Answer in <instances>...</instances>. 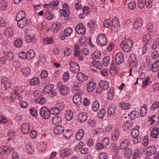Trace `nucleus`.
I'll use <instances>...</instances> for the list:
<instances>
[{"label": "nucleus", "mask_w": 159, "mask_h": 159, "mask_svg": "<svg viewBox=\"0 0 159 159\" xmlns=\"http://www.w3.org/2000/svg\"><path fill=\"white\" fill-rule=\"evenodd\" d=\"M57 89L64 96L67 95L69 91V88L66 85H63L61 82H59L57 85Z\"/></svg>", "instance_id": "obj_2"}, {"label": "nucleus", "mask_w": 159, "mask_h": 159, "mask_svg": "<svg viewBox=\"0 0 159 159\" xmlns=\"http://www.w3.org/2000/svg\"><path fill=\"white\" fill-rule=\"evenodd\" d=\"M5 57L7 60L11 61L12 60L14 57V55L11 52L9 51L6 53L5 55Z\"/></svg>", "instance_id": "obj_56"}, {"label": "nucleus", "mask_w": 159, "mask_h": 159, "mask_svg": "<svg viewBox=\"0 0 159 159\" xmlns=\"http://www.w3.org/2000/svg\"><path fill=\"white\" fill-rule=\"evenodd\" d=\"M147 154L150 155L154 154L156 151V148L154 146H149L147 148Z\"/></svg>", "instance_id": "obj_24"}, {"label": "nucleus", "mask_w": 159, "mask_h": 159, "mask_svg": "<svg viewBox=\"0 0 159 159\" xmlns=\"http://www.w3.org/2000/svg\"><path fill=\"white\" fill-rule=\"evenodd\" d=\"M40 82L39 78L36 77L32 78L30 80V84L32 86H35L39 84Z\"/></svg>", "instance_id": "obj_40"}, {"label": "nucleus", "mask_w": 159, "mask_h": 159, "mask_svg": "<svg viewBox=\"0 0 159 159\" xmlns=\"http://www.w3.org/2000/svg\"><path fill=\"white\" fill-rule=\"evenodd\" d=\"M119 106L121 107L122 109L128 110L130 108V105L129 103L122 102L119 104Z\"/></svg>", "instance_id": "obj_46"}, {"label": "nucleus", "mask_w": 159, "mask_h": 159, "mask_svg": "<svg viewBox=\"0 0 159 159\" xmlns=\"http://www.w3.org/2000/svg\"><path fill=\"white\" fill-rule=\"evenodd\" d=\"M74 49L73 50L74 56H76L79 55V54L80 53V48L79 46L76 45L74 46Z\"/></svg>", "instance_id": "obj_62"}, {"label": "nucleus", "mask_w": 159, "mask_h": 159, "mask_svg": "<svg viewBox=\"0 0 159 159\" xmlns=\"http://www.w3.org/2000/svg\"><path fill=\"white\" fill-rule=\"evenodd\" d=\"M92 108L94 111H97L99 108V103L97 101H95L92 104Z\"/></svg>", "instance_id": "obj_42"}, {"label": "nucleus", "mask_w": 159, "mask_h": 159, "mask_svg": "<svg viewBox=\"0 0 159 159\" xmlns=\"http://www.w3.org/2000/svg\"><path fill=\"white\" fill-rule=\"evenodd\" d=\"M136 60V56L133 53L131 54L129 59V65L132 67H136L138 66L135 63Z\"/></svg>", "instance_id": "obj_9"}, {"label": "nucleus", "mask_w": 159, "mask_h": 159, "mask_svg": "<svg viewBox=\"0 0 159 159\" xmlns=\"http://www.w3.org/2000/svg\"><path fill=\"white\" fill-rule=\"evenodd\" d=\"M109 84L108 82L104 80L100 81V90H106L109 88Z\"/></svg>", "instance_id": "obj_23"}, {"label": "nucleus", "mask_w": 159, "mask_h": 159, "mask_svg": "<svg viewBox=\"0 0 159 159\" xmlns=\"http://www.w3.org/2000/svg\"><path fill=\"white\" fill-rule=\"evenodd\" d=\"M63 134L66 139H69L72 135V131L71 130H63Z\"/></svg>", "instance_id": "obj_39"}, {"label": "nucleus", "mask_w": 159, "mask_h": 159, "mask_svg": "<svg viewBox=\"0 0 159 159\" xmlns=\"http://www.w3.org/2000/svg\"><path fill=\"white\" fill-rule=\"evenodd\" d=\"M20 129L21 131L24 134H27L30 131V126L28 123H24L21 125Z\"/></svg>", "instance_id": "obj_10"}, {"label": "nucleus", "mask_w": 159, "mask_h": 159, "mask_svg": "<svg viewBox=\"0 0 159 159\" xmlns=\"http://www.w3.org/2000/svg\"><path fill=\"white\" fill-rule=\"evenodd\" d=\"M50 111V114L53 115H58L60 112V109L56 107L52 108Z\"/></svg>", "instance_id": "obj_41"}, {"label": "nucleus", "mask_w": 159, "mask_h": 159, "mask_svg": "<svg viewBox=\"0 0 159 159\" xmlns=\"http://www.w3.org/2000/svg\"><path fill=\"white\" fill-rule=\"evenodd\" d=\"M22 71L23 74L26 76H28L31 73L30 69L28 67L23 68Z\"/></svg>", "instance_id": "obj_52"}, {"label": "nucleus", "mask_w": 159, "mask_h": 159, "mask_svg": "<svg viewBox=\"0 0 159 159\" xmlns=\"http://www.w3.org/2000/svg\"><path fill=\"white\" fill-rule=\"evenodd\" d=\"M73 101L75 104L80 105L82 102V98L80 95H75L73 98Z\"/></svg>", "instance_id": "obj_27"}, {"label": "nucleus", "mask_w": 159, "mask_h": 159, "mask_svg": "<svg viewBox=\"0 0 159 159\" xmlns=\"http://www.w3.org/2000/svg\"><path fill=\"white\" fill-rule=\"evenodd\" d=\"M44 43L46 44H51L53 43V40L52 38L46 37L43 39Z\"/></svg>", "instance_id": "obj_59"}, {"label": "nucleus", "mask_w": 159, "mask_h": 159, "mask_svg": "<svg viewBox=\"0 0 159 159\" xmlns=\"http://www.w3.org/2000/svg\"><path fill=\"white\" fill-rule=\"evenodd\" d=\"M27 18L17 20V25L20 28H24L27 24Z\"/></svg>", "instance_id": "obj_21"}, {"label": "nucleus", "mask_w": 159, "mask_h": 159, "mask_svg": "<svg viewBox=\"0 0 159 159\" xmlns=\"http://www.w3.org/2000/svg\"><path fill=\"white\" fill-rule=\"evenodd\" d=\"M130 143V141L128 139H125L121 143L120 147L122 150H125L127 148Z\"/></svg>", "instance_id": "obj_29"}, {"label": "nucleus", "mask_w": 159, "mask_h": 159, "mask_svg": "<svg viewBox=\"0 0 159 159\" xmlns=\"http://www.w3.org/2000/svg\"><path fill=\"white\" fill-rule=\"evenodd\" d=\"M69 8L70 7L67 4H64L63 9L60 11L61 15L64 17H68L70 13Z\"/></svg>", "instance_id": "obj_8"}, {"label": "nucleus", "mask_w": 159, "mask_h": 159, "mask_svg": "<svg viewBox=\"0 0 159 159\" xmlns=\"http://www.w3.org/2000/svg\"><path fill=\"white\" fill-rule=\"evenodd\" d=\"M13 151L12 148L8 146H2L0 147V154L2 155L9 154L12 152Z\"/></svg>", "instance_id": "obj_4"}, {"label": "nucleus", "mask_w": 159, "mask_h": 159, "mask_svg": "<svg viewBox=\"0 0 159 159\" xmlns=\"http://www.w3.org/2000/svg\"><path fill=\"white\" fill-rule=\"evenodd\" d=\"M87 116L88 114L86 112H81L79 115L78 120L81 123L84 122L86 120Z\"/></svg>", "instance_id": "obj_13"}, {"label": "nucleus", "mask_w": 159, "mask_h": 159, "mask_svg": "<svg viewBox=\"0 0 159 159\" xmlns=\"http://www.w3.org/2000/svg\"><path fill=\"white\" fill-rule=\"evenodd\" d=\"M110 142L109 139L107 137L103 139L100 143V149L105 148L108 145Z\"/></svg>", "instance_id": "obj_20"}, {"label": "nucleus", "mask_w": 159, "mask_h": 159, "mask_svg": "<svg viewBox=\"0 0 159 159\" xmlns=\"http://www.w3.org/2000/svg\"><path fill=\"white\" fill-rule=\"evenodd\" d=\"M133 126L132 123H130L128 121H127L123 125V129L124 131H127L131 129Z\"/></svg>", "instance_id": "obj_28"}, {"label": "nucleus", "mask_w": 159, "mask_h": 159, "mask_svg": "<svg viewBox=\"0 0 159 159\" xmlns=\"http://www.w3.org/2000/svg\"><path fill=\"white\" fill-rule=\"evenodd\" d=\"M26 149L27 152L29 154H32L34 152L32 145L31 144H28L26 145Z\"/></svg>", "instance_id": "obj_50"}, {"label": "nucleus", "mask_w": 159, "mask_h": 159, "mask_svg": "<svg viewBox=\"0 0 159 159\" xmlns=\"http://www.w3.org/2000/svg\"><path fill=\"white\" fill-rule=\"evenodd\" d=\"M15 46L17 48L20 47L23 44L22 40L20 39H18L14 42Z\"/></svg>", "instance_id": "obj_47"}, {"label": "nucleus", "mask_w": 159, "mask_h": 159, "mask_svg": "<svg viewBox=\"0 0 159 159\" xmlns=\"http://www.w3.org/2000/svg\"><path fill=\"white\" fill-rule=\"evenodd\" d=\"M52 121L53 124L54 125H59L61 122V118L60 116H55L52 118Z\"/></svg>", "instance_id": "obj_32"}, {"label": "nucleus", "mask_w": 159, "mask_h": 159, "mask_svg": "<svg viewBox=\"0 0 159 159\" xmlns=\"http://www.w3.org/2000/svg\"><path fill=\"white\" fill-rule=\"evenodd\" d=\"M1 82L2 84H3L5 87L6 88V89L10 87L11 83L10 80L7 79L6 78H3L2 79Z\"/></svg>", "instance_id": "obj_25"}, {"label": "nucleus", "mask_w": 159, "mask_h": 159, "mask_svg": "<svg viewBox=\"0 0 159 159\" xmlns=\"http://www.w3.org/2000/svg\"><path fill=\"white\" fill-rule=\"evenodd\" d=\"M34 36L31 37L30 35H28L26 36L25 40L28 43L32 42L33 43H35L36 41L34 39Z\"/></svg>", "instance_id": "obj_45"}, {"label": "nucleus", "mask_w": 159, "mask_h": 159, "mask_svg": "<svg viewBox=\"0 0 159 159\" xmlns=\"http://www.w3.org/2000/svg\"><path fill=\"white\" fill-rule=\"evenodd\" d=\"M120 25L119 21L116 17H114L111 21V27L112 29L119 27Z\"/></svg>", "instance_id": "obj_22"}, {"label": "nucleus", "mask_w": 159, "mask_h": 159, "mask_svg": "<svg viewBox=\"0 0 159 159\" xmlns=\"http://www.w3.org/2000/svg\"><path fill=\"white\" fill-rule=\"evenodd\" d=\"M139 134L138 130L134 129L131 131V136L133 138H136L139 136Z\"/></svg>", "instance_id": "obj_60"}, {"label": "nucleus", "mask_w": 159, "mask_h": 159, "mask_svg": "<svg viewBox=\"0 0 159 159\" xmlns=\"http://www.w3.org/2000/svg\"><path fill=\"white\" fill-rule=\"evenodd\" d=\"M151 70L154 72L159 70V64H157L156 63H154L152 66Z\"/></svg>", "instance_id": "obj_61"}, {"label": "nucleus", "mask_w": 159, "mask_h": 159, "mask_svg": "<svg viewBox=\"0 0 159 159\" xmlns=\"http://www.w3.org/2000/svg\"><path fill=\"white\" fill-rule=\"evenodd\" d=\"M54 89V85L49 84L45 85L44 88L42 90L43 93L45 94L49 93Z\"/></svg>", "instance_id": "obj_15"}, {"label": "nucleus", "mask_w": 159, "mask_h": 159, "mask_svg": "<svg viewBox=\"0 0 159 159\" xmlns=\"http://www.w3.org/2000/svg\"><path fill=\"white\" fill-rule=\"evenodd\" d=\"M133 44V43L131 40L126 39L122 41L120 44V47L124 52H128L131 49Z\"/></svg>", "instance_id": "obj_1"}, {"label": "nucleus", "mask_w": 159, "mask_h": 159, "mask_svg": "<svg viewBox=\"0 0 159 159\" xmlns=\"http://www.w3.org/2000/svg\"><path fill=\"white\" fill-rule=\"evenodd\" d=\"M77 79L82 82L87 80L89 78L88 76L82 72L78 73L76 76Z\"/></svg>", "instance_id": "obj_16"}, {"label": "nucleus", "mask_w": 159, "mask_h": 159, "mask_svg": "<svg viewBox=\"0 0 159 159\" xmlns=\"http://www.w3.org/2000/svg\"><path fill=\"white\" fill-rule=\"evenodd\" d=\"M115 58L116 64L120 65L124 61V55L121 52H118L115 55Z\"/></svg>", "instance_id": "obj_5"}, {"label": "nucleus", "mask_w": 159, "mask_h": 159, "mask_svg": "<svg viewBox=\"0 0 159 159\" xmlns=\"http://www.w3.org/2000/svg\"><path fill=\"white\" fill-rule=\"evenodd\" d=\"M141 156V152L138 148H136L134 151V154L133 155V158L135 159Z\"/></svg>", "instance_id": "obj_51"}, {"label": "nucleus", "mask_w": 159, "mask_h": 159, "mask_svg": "<svg viewBox=\"0 0 159 159\" xmlns=\"http://www.w3.org/2000/svg\"><path fill=\"white\" fill-rule=\"evenodd\" d=\"M22 90L21 88L19 87H16L14 89V93L12 94V96L16 95L15 97H18V98L19 99L21 97L20 93H22Z\"/></svg>", "instance_id": "obj_14"}, {"label": "nucleus", "mask_w": 159, "mask_h": 159, "mask_svg": "<svg viewBox=\"0 0 159 159\" xmlns=\"http://www.w3.org/2000/svg\"><path fill=\"white\" fill-rule=\"evenodd\" d=\"M61 156L62 157L64 156H68L73 154V152L70 148H67L65 149L62 150L61 152Z\"/></svg>", "instance_id": "obj_12"}, {"label": "nucleus", "mask_w": 159, "mask_h": 159, "mask_svg": "<svg viewBox=\"0 0 159 159\" xmlns=\"http://www.w3.org/2000/svg\"><path fill=\"white\" fill-rule=\"evenodd\" d=\"M51 29L55 33H57L60 29V25L59 23L57 22L52 24Z\"/></svg>", "instance_id": "obj_33"}, {"label": "nucleus", "mask_w": 159, "mask_h": 159, "mask_svg": "<svg viewBox=\"0 0 159 159\" xmlns=\"http://www.w3.org/2000/svg\"><path fill=\"white\" fill-rule=\"evenodd\" d=\"M96 88V84L92 81H89L87 85V90L89 93L93 92Z\"/></svg>", "instance_id": "obj_11"}, {"label": "nucleus", "mask_w": 159, "mask_h": 159, "mask_svg": "<svg viewBox=\"0 0 159 159\" xmlns=\"http://www.w3.org/2000/svg\"><path fill=\"white\" fill-rule=\"evenodd\" d=\"M125 156L127 158H129L132 154V150L130 148L127 149L125 151Z\"/></svg>", "instance_id": "obj_53"}, {"label": "nucleus", "mask_w": 159, "mask_h": 159, "mask_svg": "<svg viewBox=\"0 0 159 159\" xmlns=\"http://www.w3.org/2000/svg\"><path fill=\"white\" fill-rule=\"evenodd\" d=\"M151 39V36L150 34H147L144 35L143 39V42L144 43H147Z\"/></svg>", "instance_id": "obj_49"}, {"label": "nucleus", "mask_w": 159, "mask_h": 159, "mask_svg": "<svg viewBox=\"0 0 159 159\" xmlns=\"http://www.w3.org/2000/svg\"><path fill=\"white\" fill-rule=\"evenodd\" d=\"M70 70L72 73H76L80 71V67L77 63L70 61Z\"/></svg>", "instance_id": "obj_7"}, {"label": "nucleus", "mask_w": 159, "mask_h": 159, "mask_svg": "<svg viewBox=\"0 0 159 159\" xmlns=\"http://www.w3.org/2000/svg\"><path fill=\"white\" fill-rule=\"evenodd\" d=\"M35 53L33 50H30L26 53L25 59L28 60H31L34 56Z\"/></svg>", "instance_id": "obj_30"}, {"label": "nucleus", "mask_w": 159, "mask_h": 159, "mask_svg": "<svg viewBox=\"0 0 159 159\" xmlns=\"http://www.w3.org/2000/svg\"><path fill=\"white\" fill-rule=\"evenodd\" d=\"M45 18L48 20H52L54 17V15L49 11H47L44 14Z\"/></svg>", "instance_id": "obj_43"}, {"label": "nucleus", "mask_w": 159, "mask_h": 159, "mask_svg": "<svg viewBox=\"0 0 159 159\" xmlns=\"http://www.w3.org/2000/svg\"><path fill=\"white\" fill-rule=\"evenodd\" d=\"M35 102L41 104H44L46 102V99L43 97H41L38 98L35 100Z\"/></svg>", "instance_id": "obj_57"}, {"label": "nucleus", "mask_w": 159, "mask_h": 159, "mask_svg": "<svg viewBox=\"0 0 159 159\" xmlns=\"http://www.w3.org/2000/svg\"><path fill=\"white\" fill-rule=\"evenodd\" d=\"M59 2L57 1H55L52 2L49 4L48 7H50L51 8L54 9L55 7L57 8L58 6Z\"/></svg>", "instance_id": "obj_63"}, {"label": "nucleus", "mask_w": 159, "mask_h": 159, "mask_svg": "<svg viewBox=\"0 0 159 159\" xmlns=\"http://www.w3.org/2000/svg\"><path fill=\"white\" fill-rule=\"evenodd\" d=\"M76 32L79 34L84 35L86 31L85 26L82 23L78 24L76 26Z\"/></svg>", "instance_id": "obj_6"}, {"label": "nucleus", "mask_w": 159, "mask_h": 159, "mask_svg": "<svg viewBox=\"0 0 159 159\" xmlns=\"http://www.w3.org/2000/svg\"><path fill=\"white\" fill-rule=\"evenodd\" d=\"M84 132L82 129H80L76 133L75 137L78 140H80L84 136Z\"/></svg>", "instance_id": "obj_35"}, {"label": "nucleus", "mask_w": 159, "mask_h": 159, "mask_svg": "<svg viewBox=\"0 0 159 159\" xmlns=\"http://www.w3.org/2000/svg\"><path fill=\"white\" fill-rule=\"evenodd\" d=\"M114 96V90L113 88H111L109 90L108 92V94H107V98L108 99L111 100L112 99Z\"/></svg>", "instance_id": "obj_54"}, {"label": "nucleus", "mask_w": 159, "mask_h": 159, "mask_svg": "<svg viewBox=\"0 0 159 159\" xmlns=\"http://www.w3.org/2000/svg\"><path fill=\"white\" fill-rule=\"evenodd\" d=\"M73 116V113L70 110H67L66 111L65 115L66 119L67 121L71 120Z\"/></svg>", "instance_id": "obj_36"}, {"label": "nucleus", "mask_w": 159, "mask_h": 159, "mask_svg": "<svg viewBox=\"0 0 159 159\" xmlns=\"http://www.w3.org/2000/svg\"><path fill=\"white\" fill-rule=\"evenodd\" d=\"M26 14L25 11L22 10L19 11L16 14V20H20V19H25L26 18Z\"/></svg>", "instance_id": "obj_18"}, {"label": "nucleus", "mask_w": 159, "mask_h": 159, "mask_svg": "<svg viewBox=\"0 0 159 159\" xmlns=\"http://www.w3.org/2000/svg\"><path fill=\"white\" fill-rule=\"evenodd\" d=\"M7 3L5 1H2L0 3V8L2 10H5L7 7Z\"/></svg>", "instance_id": "obj_64"}, {"label": "nucleus", "mask_w": 159, "mask_h": 159, "mask_svg": "<svg viewBox=\"0 0 159 159\" xmlns=\"http://www.w3.org/2000/svg\"><path fill=\"white\" fill-rule=\"evenodd\" d=\"M107 40L105 34H100V46H103L107 45Z\"/></svg>", "instance_id": "obj_17"}, {"label": "nucleus", "mask_w": 159, "mask_h": 159, "mask_svg": "<svg viewBox=\"0 0 159 159\" xmlns=\"http://www.w3.org/2000/svg\"><path fill=\"white\" fill-rule=\"evenodd\" d=\"M119 135V132L118 130L117 129L115 130L113 134L112 135L113 140L114 141L116 140L118 138Z\"/></svg>", "instance_id": "obj_55"}, {"label": "nucleus", "mask_w": 159, "mask_h": 159, "mask_svg": "<svg viewBox=\"0 0 159 159\" xmlns=\"http://www.w3.org/2000/svg\"><path fill=\"white\" fill-rule=\"evenodd\" d=\"M39 113L41 116L44 119H48L50 116V111L46 107H42L40 110Z\"/></svg>", "instance_id": "obj_3"}, {"label": "nucleus", "mask_w": 159, "mask_h": 159, "mask_svg": "<svg viewBox=\"0 0 159 159\" xmlns=\"http://www.w3.org/2000/svg\"><path fill=\"white\" fill-rule=\"evenodd\" d=\"M114 63L112 62L109 71L110 73L112 75H114L117 74V70L116 69Z\"/></svg>", "instance_id": "obj_38"}, {"label": "nucleus", "mask_w": 159, "mask_h": 159, "mask_svg": "<svg viewBox=\"0 0 159 159\" xmlns=\"http://www.w3.org/2000/svg\"><path fill=\"white\" fill-rule=\"evenodd\" d=\"M73 31V29L69 27H66L64 30V34L66 36H69Z\"/></svg>", "instance_id": "obj_58"}, {"label": "nucleus", "mask_w": 159, "mask_h": 159, "mask_svg": "<svg viewBox=\"0 0 159 159\" xmlns=\"http://www.w3.org/2000/svg\"><path fill=\"white\" fill-rule=\"evenodd\" d=\"M5 34L7 37H12L13 35V28L11 27L7 28L5 31Z\"/></svg>", "instance_id": "obj_34"}, {"label": "nucleus", "mask_w": 159, "mask_h": 159, "mask_svg": "<svg viewBox=\"0 0 159 159\" xmlns=\"http://www.w3.org/2000/svg\"><path fill=\"white\" fill-rule=\"evenodd\" d=\"M110 58L108 56L105 57L102 60V62L103 65L105 66H108L110 63Z\"/></svg>", "instance_id": "obj_44"}, {"label": "nucleus", "mask_w": 159, "mask_h": 159, "mask_svg": "<svg viewBox=\"0 0 159 159\" xmlns=\"http://www.w3.org/2000/svg\"><path fill=\"white\" fill-rule=\"evenodd\" d=\"M159 133V129L157 127H154L151 131V135L152 138H157Z\"/></svg>", "instance_id": "obj_26"}, {"label": "nucleus", "mask_w": 159, "mask_h": 159, "mask_svg": "<svg viewBox=\"0 0 159 159\" xmlns=\"http://www.w3.org/2000/svg\"><path fill=\"white\" fill-rule=\"evenodd\" d=\"M64 130V127L63 126H58L55 128L54 129V131L56 134H58L63 133Z\"/></svg>", "instance_id": "obj_37"}, {"label": "nucleus", "mask_w": 159, "mask_h": 159, "mask_svg": "<svg viewBox=\"0 0 159 159\" xmlns=\"http://www.w3.org/2000/svg\"><path fill=\"white\" fill-rule=\"evenodd\" d=\"M116 107L115 105H109L108 109V114L109 115H114L115 113Z\"/></svg>", "instance_id": "obj_31"}, {"label": "nucleus", "mask_w": 159, "mask_h": 159, "mask_svg": "<svg viewBox=\"0 0 159 159\" xmlns=\"http://www.w3.org/2000/svg\"><path fill=\"white\" fill-rule=\"evenodd\" d=\"M143 25V20L140 18H137L133 25V27L136 29H138Z\"/></svg>", "instance_id": "obj_19"}, {"label": "nucleus", "mask_w": 159, "mask_h": 159, "mask_svg": "<svg viewBox=\"0 0 159 159\" xmlns=\"http://www.w3.org/2000/svg\"><path fill=\"white\" fill-rule=\"evenodd\" d=\"M146 107V105H144L141 107L140 115L142 117L143 116L147 113V109Z\"/></svg>", "instance_id": "obj_48"}]
</instances>
